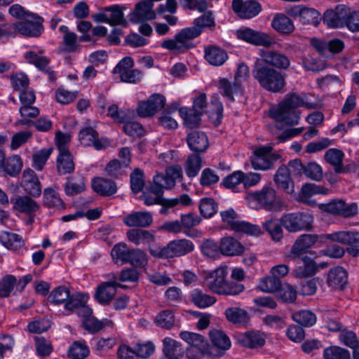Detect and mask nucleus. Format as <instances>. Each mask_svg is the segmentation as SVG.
Returning a JSON list of instances; mask_svg holds the SVG:
<instances>
[{
    "label": "nucleus",
    "mask_w": 359,
    "mask_h": 359,
    "mask_svg": "<svg viewBox=\"0 0 359 359\" xmlns=\"http://www.w3.org/2000/svg\"><path fill=\"white\" fill-rule=\"evenodd\" d=\"M129 241L136 245H147L149 252L151 249H155L157 246H153L155 243L156 236L154 231L142 229H131L126 233Z\"/></svg>",
    "instance_id": "nucleus-18"
},
{
    "label": "nucleus",
    "mask_w": 359,
    "mask_h": 359,
    "mask_svg": "<svg viewBox=\"0 0 359 359\" xmlns=\"http://www.w3.org/2000/svg\"><path fill=\"white\" fill-rule=\"evenodd\" d=\"M220 215L222 221L226 223L231 230L252 236L262 234V230L259 226L238 219V215L233 209L222 211Z\"/></svg>",
    "instance_id": "nucleus-5"
},
{
    "label": "nucleus",
    "mask_w": 359,
    "mask_h": 359,
    "mask_svg": "<svg viewBox=\"0 0 359 359\" xmlns=\"http://www.w3.org/2000/svg\"><path fill=\"white\" fill-rule=\"evenodd\" d=\"M226 320L234 325H245L249 321L248 311L240 307H229L224 312Z\"/></svg>",
    "instance_id": "nucleus-34"
},
{
    "label": "nucleus",
    "mask_w": 359,
    "mask_h": 359,
    "mask_svg": "<svg viewBox=\"0 0 359 359\" xmlns=\"http://www.w3.org/2000/svg\"><path fill=\"white\" fill-rule=\"evenodd\" d=\"M307 106L304 98L295 93L287 94L277 107L270 111L271 116L277 122L292 126L298 123L299 113L297 108Z\"/></svg>",
    "instance_id": "nucleus-1"
},
{
    "label": "nucleus",
    "mask_w": 359,
    "mask_h": 359,
    "mask_svg": "<svg viewBox=\"0 0 359 359\" xmlns=\"http://www.w3.org/2000/svg\"><path fill=\"white\" fill-rule=\"evenodd\" d=\"M344 154L342 151L337 149H329L325 154V160L334 166V171L337 173L345 172L343 168V158Z\"/></svg>",
    "instance_id": "nucleus-40"
},
{
    "label": "nucleus",
    "mask_w": 359,
    "mask_h": 359,
    "mask_svg": "<svg viewBox=\"0 0 359 359\" xmlns=\"http://www.w3.org/2000/svg\"><path fill=\"white\" fill-rule=\"evenodd\" d=\"M293 320L304 327H311L316 322L314 313L308 310H302L292 315Z\"/></svg>",
    "instance_id": "nucleus-55"
},
{
    "label": "nucleus",
    "mask_w": 359,
    "mask_h": 359,
    "mask_svg": "<svg viewBox=\"0 0 359 359\" xmlns=\"http://www.w3.org/2000/svg\"><path fill=\"white\" fill-rule=\"evenodd\" d=\"M22 168V161L18 155H13L6 161L3 170L12 177L18 176Z\"/></svg>",
    "instance_id": "nucleus-52"
},
{
    "label": "nucleus",
    "mask_w": 359,
    "mask_h": 359,
    "mask_svg": "<svg viewBox=\"0 0 359 359\" xmlns=\"http://www.w3.org/2000/svg\"><path fill=\"white\" fill-rule=\"evenodd\" d=\"M78 47L77 35L75 33H67L63 35L62 43L60 48L61 53H74Z\"/></svg>",
    "instance_id": "nucleus-59"
},
{
    "label": "nucleus",
    "mask_w": 359,
    "mask_h": 359,
    "mask_svg": "<svg viewBox=\"0 0 359 359\" xmlns=\"http://www.w3.org/2000/svg\"><path fill=\"white\" fill-rule=\"evenodd\" d=\"M13 208L21 212L32 214L39 210V205L29 196H20L15 198Z\"/></svg>",
    "instance_id": "nucleus-38"
},
{
    "label": "nucleus",
    "mask_w": 359,
    "mask_h": 359,
    "mask_svg": "<svg viewBox=\"0 0 359 359\" xmlns=\"http://www.w3.org/2000/svg\"><path fill=\"white\" fill-rule=\"evenodd\" d=\"M272 147H260L255 149L250 156V162L255 170H268L273 168L280 156L272 154Z\"/></svg>",
    "instance_id": "nucleus-6"
},
{
    "label": "nucleus",
    "mask_w": 359,
    "mask_h": 359,
    "mask_svg": "<svg viewBox=\"0 0 359 359\" xmlns=\"http://www.w3.org/2000/svg\"><path fill=\"white\" fill-rule=\"evenodd\" d=\"M123 222L129 227L145 228L152 224L153 217L149 212L137 211L125 216Z\"/></svg>",
    "instance_id": "nucleus-26"
},
{
    "label": "nucleus",
    "mask_w": 359,
    "mask_h": 359,
    "mask_svg": "<svg viewBox=\"0 0 359 359\" xmlns=\"http://www.w3.org/2000/svg\"><path fill=\"white\" fill-rule=\"evenodd\" d=\"M200 35V30L195 27H187L182 29L176 34V39L181 48L182 51L187 50L193 46L191 41Z\"/></svg>",
    "instance_id": "nucleus-35"
},
{
    "label": "nucleus",
    "mask_w": 359,
    "mask_h": 359,
    "mask_svg": "<svg viewBox=\"0 0 359 359\" xmlns=\"http://www.w3.org/2000/svg\"><path fill=\"white\" fill-rule=\"evenodd\" d=\"M43 53V50H39L38 52L30 50L25 53V57L27 62L34 65L39 69L48 73L49 75V80L53 81L55 80L54 72L53 71H50L48 68V65L50 62L49 59L45 56L40 55Z\"/></svg>",
    "instance_id": "nucleus-28"
},
{
    "label": "nucleus",
    "mask_w": 359,
    "mask_h": 359,
    "mask_svg": "<svg viewBox=\"0 0 359 359\" xmlns=\"http://www.w3.org/2000/svg\"><path fill=\"white\" fill-rule=\"evenodd\" d=\"M321 235L304 233L299 236L293 243L288 257L299 259L306 253L316 243H321Z\"/></svg>",
    "instance_id": "nucleus-10"
},
{
    "label": "nucleus",
    "mask_w": 359,
    "mask_h": 359,
    "mask_svg": "<svg viewBox=\"0 0 359 359\" xmlns=\"http://www.w3.org/2000/svg\"><path fill=\"white\" fill-rule=\"evenodd\" d=\"M297 290L292 285L286 283L282 285L276 294L278 299L283 303H293L297 298Z\"/></svg>",
    "instance_id": "nucleus-54"
},
{
    "label": "nucleus",
    "mask_w": 359,
    "mask_h": 359,
    "mask_svg": "<svg viewBox=\"0 0 359 359\" xmlns=\"http://www.w3.org/2000/svg\"><path fill=\"white\" fill-rule=\"evenodd\" d=\"M93 19L96 22H105L111 25L126 23L123 12L118 5L105 7L103 8V11L94 14Z\"/></svg>",
    "instance_id": "nucleus-15"
},
{
    "label": "nucleus",
    "mask_w": 359,
    "mask_h": 359,
    "mask_svg": "<svg viewBox=\"0 0 359 359\" xmlns=\"http://www.w3.org/2000/svg\"><path fill=\"white\" fill-rule=\"evenodd\" d=\"M179 113L184 120V125L189 128H196L199 125L201 116L203 114L192 108L187 107L180 108Z\"/></svg>",
    "instance_id": "nucleus-43"
},
{
    "label": "nucleus",
    "mask_w": 359,
    "mask_h": 359,
    "mask_svg": "<svg viewBox=\"0 0 359 359\" xmlns=\"http://www.w3.org/2000/svg\"><path fill=\"white\" fill-rule=\"evenodd\" d=\"M325 194V189L323 187L312 183L305 184L301 189V192L299 196V201L304 203L311 204L312 201L310 200V198L315 194Z\"/></svg>",
    "instance_id": "nucleus-47"
},
{
    "label": "nucleus",
    "mask_w": 359,
    "mask_h": 359,
    "mask_svg": "<svg viewBox=\"0 0 359 359\" xmlns=\"http://www.w3.org/2000/svg\"><path fill=\"white\" fill-rule=\"evenodd\" d=\"M194 249V243L187 239H178L169 242L163 248L156 247L151 249V255L155 257L168 259L184 256Z\"/></svg>",
    "instance_id": "nucleus-3"
},
{
    "label": "nucleus",
    "mask_w": 359,
    "mask_h": 359,
    "mask_svg": "<svg viewBox=\"0 0 359 359\" xmlns=\"http://www.w3.org/2000/svg\"><path fill=\"white\" fill-rule=\"evenodd\" d=\"M153 6L152 3L147 0L137 4L135 10L130 15V20L137 23L154 19L156 13L153 11Z\"/></svg>",
    "instance_id": "nucleus-24"
},
{
    "label": "nucleus",
    "mask_w": 359,
    "mask_h": 359,
    "mask_svg": "<svg viewBox=\"0 0 359 359\" xmlns=\"http://www.w3.org/2000/svg\"><path fill=\"white\" fill-rule=\"evenodd\" d=\"M87 297L84 294L76 293L73 294L70 302L66 304V311L67 314L76 312L79 316L86 319L92 316V309L86 305Z\"/></svg>",
    "instance_id": "nucleus-20"
},
{
    "label": "nucleus",
    "mask_w": 359,
    "mask_h": 359,
    "mask_svg": "<svg viewBox=\"0 0 359 359\" xmlns=\"http://www.w3.org/2000/svg\"><path fill=\"white\" fill-rule=\"evenodd\" d=\"M199 210L205 218H209L216 213L217 204L212 198H203L201 200Z\"/></svg>",
    "instance_id": "nucleus-60"
},
{
    "label": "nucleus",
    "mask_w": 359,
    "mask_h": 359,
    "mask_svg": "<svg viewBox=\"0 0 359 359\" xmlns=\"http://www.w3.org/2000/svg\"><path fill=\"white\" fill-rule=\"evenodd\" d=\"M248 198L257 202L259 208L273 211L277 210L276 191L269 186H264L259 191L251 192L248 194Z\"/></svg>",
    "instance_id": "nucleus-9"
},
{
    "label": "nucleus",
    "mask_w": 359,
    "mask_h": 359,
    "mask_svg": "<svg viewBox=\"0 0 359 359\" xmlns=\"http://www.w3.org/2000/svg\"><path fill=\"white\" fill-rule=\"evenodd\" d=\"M86 189L85 180L82 176L68 177L65 186V193L74 196L81 193Z\"/></svg>",
    "instance_id": "nucleus-48"
},
{
    "label": "nucleus",
    "mask_w": 359,
    "mask_h": 359,
    "mask_svg": "<svg viewBox=\"0 0 359 359\" xmlns=\"http://www.w3.org/2000/svg\"><path fill=\"white\" fill-rule=\"evenodd\" d=\"M79 137L81 144L93 146L97 150L104 149L109 144V142L106 139H99L97 132L91 127L82 129Z\"/></svg>",
    "instance_id": "nucleus-23"
},
{
    "label": "nucleus",
    "mask_w": 359,
    "mask_h": 359,
    "mask_svg": "<svg viewBox=\"0 0 359 359\" xmlns=\"http://www.w3.org/2000/svg\"><path fill=\"white\" fill-rule=\"evenodd\" d=\"M69 290L65 286H59L51 291L48 295V300L55 305L65 304L66 310V304L70 302L72 299Z\"/></svg>",
    "instance_id": "nucleus-41"
},
{
    "label": "nucleus",
    "mask_w": 359,
    "mask_h": 359,
    "mask_svg": "<svg viewBox=\"0 0 359 359\" xmlns=\"http://www.w3.org/2000/svg\"><path fill=\"white\" fill-rule=\"evenodd\" d=\"M347 273L341 266H336L331 269L327 274V283L333 289H343L347 283Z\"/></svg>",
    "instance_id": "nucleus-31"
},
{
    "label": "nucleus",
    "mask_w": 359,
    "mask_h": 359,
    "mask_svg": "<svg viewBox=\"0 0 359 359\" xmlns=\"http://www.w3.org/2000/svg\"><path fill=\"white\" fill-rule=\"evenodd\" d=\"M325 359H350L349 351L337 346H332L326 348L323 351Z\"/></svg>",
    "instance_id": "nucleus-58"
},
{
    "label": "nucleus",
    "mask_w": 359,
    "mask_h": 359,
    "mask_svg": "<svg viewBox=\"0 0 359 359\" xmlns=\"http://www.w3.org/2000/svg\"><path fill=\"white\" fill-rule=\"evenodd\" d=\"M282 286V282L278 277L273 275L262 278L258 288L264 292L273 293L278 292Z\"/></svg>",
    "instance_id": "nucleus-49"
},
{
    "label": "nucleus",
    "mask_w": 359,
    "mask_h": 359,
    "mask_svg": "<svg viewBox=\"0 0 359 359\" xmlns=\"http://www.w3.org/2000/svg\"><path fill=\"white\" fill-rule=\"evenodd\" d=\"M180 336L181 339L189 344V347L187 348L189 353L194 352L196 357L204 354L208 355L209 344L202 335L193 332H182Z\"/></svg>",
    "instance_id": "nucleus-13"
},
{
    "label": "nucleus",
    "mask_w": 359,
    "mask_h": 359,
    "mask_svg": "<svg viewBox=\"0 0 359 359\" xmlns=\"http://www.w3.org/2000/svg\"><path fill=\"white\" fill-rule=\"evenodd\" d=\"M212 346L209 345L208 355L221 357L231 346L229 338L220 330H212L209 332Z\"/></svg>",
    "instance_id": "nucleus-12"
},
{
    "label": "nucleus",
    "mask_w": 359,
    "mask_h": 359,
    "mask_svg": "<svg viewBox=\"0 0 359 359\" xmlns=\"http://www.w3.org/2000/svg\"><path fill=\"white\" fill-rule=\"evenodd\" d=\"M155 323L161 327L170 329L175 324L174 315L171 311H163L156 316Z\"/></svg>",
    "instance_id": "nucleus-63"
},
{
    "label": "nucleus",
    "mask_w": 359,
    "mask_h": 359,
    "mask_svg": "<svg viewBox=\"0 0 359 359\" xmlns=\"http://www.w3.org/2000/svg\"><path fill=\"white\" fill-rule=\"evenodd\" d=\"M243 171L236 170L225 177L222 184L228 189H231L233 192H238V187L242 184Z\"/></svg>",
    "instance_id": "nucleus-56"
},
{
    "label": "nucleus",
    "mask_w": 359,
    "mask_h": 359,
    "mask_svg": "<svg viewBox=\"0 0 359 359\" xmlns=\"http://www.w3.org/2000/svg\"><path fill=\"white\" fill-rule=\"evenodd\" d=\"M202 167V158L198 154L188 156L185 163V172L189 177H196Z\"/></svg>",
    "instance_id": "nucleus-50"
},
{
    "label": "nucleus",
    "mask_w": 359,
    "mask_h": 359,
    "mask_svg": "<svg viewBox=\"0 0 359 359\" xmlns=\"http://www.w3.org/2000/svg\"><path fill=\"white\" fill-rule=\"evenodd\" d=\"M133 66V59L125 57L114 67L113 73L118 74L122 82L137 83L141 81L142 72L139 69H132Z\"/></svg>",
    "instance_id": "nucleus-8"
},
{
    "label": "nucleus",
    "mask_w": 359,
    "mask_h": 359,
    "mask_svg": "<svg viewBox=\"0 0 359 359\" xmlns=\"http://www.w3.org/2000/svg\"><path fill=\"white\" fill-rule=\"evenodd\" d=\"M191 301L199 308H206L216 302V298L213 296L203 293L201 290H195L191 294Z\"/></svg>",
    "instance_id": "nucleus-51"
},
{
    "label": "nucleus",
    "mask_w": 359,
    "mask_h": 359,
    "mask_svg": "<svg viewBox=\"0 0 359 359\" xmlns=\"http://www.w3.org/2000/svg\"><path fill=\"white\" fill-rule=\"evenodd\" d=\"M130 251L126 244L118 243L112 248L111 255L116 262L121 261L122 263H126L128 262Z\"/></svg>",
    "instance_id": "nucleus-61"
},
{
    "label": "nucleus",
    "mask_w": 359,
    "mask_h": 359,
    "mask_svg": "<svg viewBox=\"0 0 359 359\" xmlns=\"http://www.w3.org/2000/svg\"><path fill=\"white\" fill-rule=\"evenodd\" d=\"M232 8L241 18L249 19L259 14L261 5L255 1L233 0Z\"/></svg>",
    "instance_id": "nucleus-21"
},
{
    "label": "nucleus",
    "mask_w": 359,
    "mask_h": 359,
    "mask_svg": "<svg viewBox=\"0 0 359 359\" xmlns=\"http://www.w3.org/2000/svg\"><path fill=\"white\" fill-rule=\"evenodd\" d=\"M144 186V172L140 168H135L130 174V187L133 193L140 192Z\"/></svg>",
    "instance_id": "nucleus-64"
},
{
    "label": "nucleus",
    "mask_w": 359,
    "mask_h": 359,
    "mask_svg": "<svg viewBox=\"0 0 359 359\" xmlns=\"http://www.w3.org/2000/svg\"><path fill=\"white\" fill-rule=\"evenodd\" d=\"M43 18L36 14H27L22 21L14 24L15 30L19 34L31 37L39 36L43 31Z\"/></svg>",
    "instance_id": "nucleus-7"
},
{
    "label": "nucleus",
    "mask_w": 359,
    "mask_h": 359,
    "mask_svg": "<svg viewBox=\"0 0 359 359\" xmlns=\"http://www.w3.org/2000/svg\"><path fill=\"white\" fill-rule=\"evenodd\" d=\"M237 36L240 39L250 43L262 46L266 48L273 46L276 44V41L269 34L255 31L250 28H245L237 31Z\"/></svg>",
    "instance_id": "nucleus-11"
},
{
    "label": "nucleus",
    "mask_w": 359,
    "mask_h": 359,
    "mask_svg": "<svg viewBox=\"0 0 359 359\" xmlns=\"http://www.w3.org/2000/svg\"><path fill=\"white\" fill-rule=\"evenodd\" d=\"M163 351L168 359H179L182 353L181 345L177 341L170 337H165L163 340Z\"/></svg>",
    "instance_id": "nucleus-46"
},
{
    "label": "nucleus",
    "mask_w": 359,
    "mask_h": 359,
    "mask_svg": "<svg viewBox=\"0 0 359 359\" xmlns=\"http://www.w3.org/2000/svg\"><path fill=\"white\" fill-rule=\"evenodd\" d=\"M227 57L226 51L217 46H209L205 48V58L212 65L220 66Z\"/></svg>",
    "instance_id": "nucleus-37"
},
{
    "label": "nucleus",
    "mask_w": 359,
    "mask_h": 359,
    "mask_svg": "<svg viewBox=\"0 0 359 359\" xmlns=\"http://www.w3.org/2000/svg\"><path fill=\"white\" fill-rule=\"evenodd\" d=\"M113 277L112 282H103L96 289L95 298L102 305L109 304L116 293V287H122L121 284L116 282V275H113Z\"/></svg>",
    "instance_id": "nucleus-19"
},
{
    "label": "nucleus",
    "mask_w": 359,
    "mask_h": 359,
    "mask_svg": "<svg viewBox=\"0 0 359 359\" xmlns=\"http://www.w3.org/2000/svg\"><path fill=\"white\" fill-rule=\"evenodd\" d=\"M262 62L264 65H270L280 69H287L290 62L288 57L279 52L274 50H262L260 53Z\"/></svg>",
    "instance_id": "nucleus-22"
},
{
    "label": "nucleus",
    "mask_w": 359,
    "mask_h": 359,
    "mask_svg": "<svg viewBox=\"0 0 359 359\" xmlns=\"http://www.w3.org/2000/svg\"><path fill=\"white\" fill-rule=\"evenodd\" d=\"M302 265L297 266L292 271V274L297 278H306L313 276L318 270L316 262L308 257L302 259Z\"/></svg>",
    "instance_id": "nucleus-36"
},
{
    "label": "nucleus",
    "mask_w": 359,
    "mask_h": 359,
    "mask_svg": "<svg viewBox=\"0 0 359 359\" xmlns=\"http://www.w3.org/2000/svg\"><path fill=\"white\" fill-rule=\"evenodd\" d=\"M187 142L191 150L194 152H203L208 147V140L205 133L192 131L187 136Z\"/></svg>",
    "instance_id": "nucleus-29"
},
{
    "label": "nucleus",
    "mask_w": 359,
    "mask_h": 359,
    "mask_svg": "<svg viewBox=\"0 0 359 359\" xmlns=\"http://www.w3.org/2000/svg\"><path fill=\"white\" fill-rule=\"evenodd\" d=\"M245 250L244 246L232 237H224L220 240L219 251L226 256H238Z\"/></svg>",
    "instance_id": "nucleus-30"
},
{
    "label": "nucleus",
    "mask_w": 359,
    "mask_h": 359,
    "mask_svg": "<svg viewBox=\"0 0 359 359\" xmlns=\"http://www.w3.org/2000/svg\"><path fill=\"white\" fill-rule=\"evenodd\" d=\"M227 274V267L222 266L216 269L206 277L209 289L215 293L220 294L226 284L225 278Z\"/></svg>",
    "instance_id": "nucleus-27"
},
{
    "label": "nucleus",
    "mask_w": 359,
    "mask_h": 359,
    "mask_svg": "<svg viewBox=\"0 0 359 359\" xmlns=\"http://www.w3.org/2000/svg\"><path fill=\"white\" fill-rule=\"evenodd\" d=\"M56 166L57 172L61 175L70 174L74 170V158L70 151L58 154Z\"/></svg>",
    "instance_id": "nucleus-39"
},
{
    "label": "nucleus",
    "mask_w": 359,
    "mask_h": 359,
    "mask_svg": "<svg viewBox=\"0 0 359 359\" xmlns=\"http://www.w3.org/2000/svg\"><path fill=\"white\" fill-rule=\"evenodd\" d=\"M276 187L288 194L294 191V184L287 167L283 165L278 168L273 177Z\"/></svg>",
    "instance_id": "nucleus-25"
},
{
    "label": "nucleus",
    "mask_w": 359,
    "mask_h": 359,
    "mask_svg": "<svg viewBox=\"0 0 359 359\" xmlns=\"http://www.w3.org/2000/svg\"><path fill=\"white\" fill-rule=\"evenodd\" d=\"M272 27L282 34H290L294 29L292 20L285 15L277 14L271 22Z\"/></svg>",
    "instance_id": "nucleus-42"
},
{
    "label": "nucleus",
    "mask_w": 359,
    "mask_h": 359,
    "mask_svg": "<svg viewBox=\"0 0 359 359\" xmlns=\"http://www.w3.org/2000/svg\"><path fill=\"white\" fill-rule=\"evenodd\" d=\"M165 104V98L161 94H154L146 101L139 103L137 109L140 117L146 118L154 116L158 111L163 109Z\"/></svg>",
    "instance_id": "nucleus-14"
},
{
    "label": "nucleus",
    "mask_w": 359,
    "mask_h": 359,
    "mask_svg": "<svg viewBox=\"0 0 359 359\" xmlns=\"http://www.w3.org/2000/svg\"><path fill=\"white\" fill-rule=\"evenodd\" d=\"M252 72L259 86L267 91L280 93L285 86L283 74L259 60L255 63Z\"/></svg>",
    "instance_id": "nucleus-2"
},
{
    "label": "nucleus",
    "mask_w": 359,
    "mask_h": 359,
    "mask_svg": "<svg viewBox=\"0 0 359 359\" xmlns=\"http://www.w3.org/2000/svg\"><path fill=\"white\" fill-rule=\"evenodd\" d=\"M92 188L95 192L102 196H109L117 191V186L114 181L102 177L93 180Z\"/></svg>",
    "instance_id": "nucleus-32"
},
{
    "label": "nucleus",
    "mask_w": 359,
    "mask_h": 359,
    "mask_svg": "<svg viewBox=\"0 0 359 359\" xmlns=\"http://www.w3.org/2000/svg\"><path fill=\"white\" fill-rule=\"evenodd\" d=\"M313 223V215L304 212L285 214L280 218L281 225L290 233L311 231Z\"/></svg>",
    "instance_id": "nucleus-4"
},
{
    "label": "nucleus",
    "mask_w": 359,
    "mask_h": 359,
    "mask_svg": "<svg viewBox=\"0 0 359 359\" xmlns=\"http://www.w3.org/2000/svg\"><path fill=\"white\" fill-rule=\"evenodd\" d=\"M348 8L345 5H338L334 10H327L323 15V22L329 27H342L345 25Z\"/></svg>",
    "instance_id": "nucleus-17"
},
{
    "label": "nucleus",
    "mask_w": 359,
    "mask_h": 359,
    "mask_svg": "<svg viewBox=\"0 0 359 359\" xmlns=\"http://www.w3.org/2000/svg\"><path fill=\"white\" fill-rule=\"evenodd\" d=\"M20 187L27 194L33 197H39L41 194V184L37 175L30 168L23 170Z\"/></svg>",
    "instance_id": "nucleus-16"
},
{
    "label": "nucleus",
    "mask_w": 359,
    "mask_h": 359,
    "mask_svg": "<svg viewBox=\"0 0 359 359\" xmlns=\"http://www.w3.org/2000/svg\"><path fill=\"white\" fill-rule=\"evenodd\" d=\"M89 354V349L84 342L74 341L68 350V355L72 359H83Z\"/></svg>",
    "instance_id": "nucleus-57"
},
{
    "label": "nucleus",
    "mask_w": 359,
    "mask_h": 359,
    "mask_svg": "<svg viewBox=\"0 0 359 359\" xmlns=\"http://www.w3.org/2000/svg\"><path fill=\"white\" fill-rule=\"evenodd\" d=\"M219 88L221 93L231 101H233L234 95L242 90V86L239 82L233 81V83H231L226 79H222L219 80Z\"/></svg>",
    "instance_id": "nucleus-44"
},
{
    "label": "nucleus",
    "mask_w": 359,
    "mask_h": 359,
    "mask_svg": "<svg viewBox=\"0 0 359 359\" xmlns=\"http://www.w3.org/2000/svg\"><path fill=\"white\" fill-rule=\"evenodd\" d=\"M111 322L108 319L98 320L95 318L91 316L86 319H83L82 325L83 328L90 333H95L106 326H109Z\"/></svg>",
    "instance_id": "nucleus-53"
},
{
    "label": "nucleus",
    "mask_w": 359,
    "mask_h": 359,
    "mask_svg": "<svg viewBox=\"0 0 359 359\" xmlns=\"http://www.w3.org/2000/svg\"><path fill=\"white\" fill-rule=\"evenodd\" d=\"M236 339L238 343L251 348L262 347L265 344V339L259 332H246L238 335Z\"/></svg>",
    "instance_id": "nucleus-33"
},
{
    "label": "nucleus",
    "mask_w": 359,
    "mask_h": 359,
    "mask_svg": "<svg viewBox=\"0 0 359 359\" xmlns=\"http://www.w3.org/2000/svg\"><path fill=\"white\" fill-rule=\"evenodd\" d=\"M263 228L269 233L271 238L275 241H279L283 236V231L280 219L271 217L262 224Z\"/></svg>",
    "instance_id": "nucleus-45"
},
{
    "label": "nucleus",
    "mask_w": 359,
    "mask_h": 359,
    "mask_svg": "<svg viewBox=\"0 0 359 359\" xmlns=\"http://www.w3.org/2000/svg\"><path fill=\"white\" fill-rule=\"evenodd\" d=\"M44 205L49 208L63 207V201L59 194L52 189H46L43 191Z\"/></svg>",
    "instance_id": "nucleus-62"
}]
</instances>
